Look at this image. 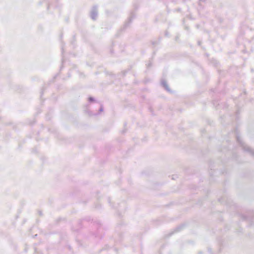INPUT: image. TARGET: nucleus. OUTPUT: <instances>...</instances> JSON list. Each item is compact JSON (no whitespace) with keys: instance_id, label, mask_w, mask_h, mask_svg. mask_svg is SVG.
<instances>
[{"instance_id":"f257e3e1","label":"nucleus","mask_w":254,"mask_h":254,"mask_svg":"<svg viewBox=\"0 0 254 254\" xmlns=\"http://www.w3.org/2000/svg\"><path fill=\"white\" fill-rule=\"evenodd\" d=\"M237 141L238 142L240 143V144H241L242 146L243 147L244 149H245L246 151H248L251 154L254 155V149L250 148L249 146L245 144V143L242 142V140L239 137L237 138Z\"/></svg>"}]
</instances>
